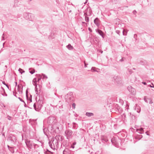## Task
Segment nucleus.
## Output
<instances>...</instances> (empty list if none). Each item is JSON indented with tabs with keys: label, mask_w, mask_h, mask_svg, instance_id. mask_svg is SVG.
<instances>
[{
	"label": "nucleus",
	"mask_w": 154,
	"mask_h": 154,
	"mask_svg": "<svg viewBox=\"0 0 154 154\" xmlns=\"http://www.w3.org/2000/svg\"><path fill=\"white\" fill-rule=\"evenodd\" d=\"M134 109L136 110L138 113H140V108L139 105L137 104H135V106L134 107Z\"/></svg>",
	"instance_id": "obj_16"
},
{
	"label": "nucleus",
	"mask_w": 154,
	"mask_h": 154,
	"mask_svg": "<svg viewBox=\"0 0 154 154\" xmlns=\"http://www.w3.org/2000/svg\"><path fill=\"white\" fill-rule=\"evenodd\" d=\"M7 118H8V119L9 120H11L12 119L11 117L9 115L7 116Z\"/></svg>",
	"instance_id": "obj_45"
},
{
	"label": "nucleus",
	"mask_w": 154,
	"mask_h": 154,
	"mask_svg": "<svg viewBox=\"0 0 154 154\" xmlns=\"http://www.w3.org/2000/svg\"><path fill=\"white\" fill-rule=\"evenodd\" d=\"M69 99L70 101H72L73 100V97L72 96L69 97Z\"/></svg>",
	"instance_id": "obj_41"
},
{
	"label": "nucleus",
	"mask_w": 154,
	"mask_h": 154,
	"mask_svg": "<svg viewBox=\"0 0 154 154\" xmlns=\"http://www.w3.org/2000/svg\"><path fill=\"white\" fill-rule=\"evenodd\" d=\"M94 22L95 24L98 26H100V20L99 19L97 18H96L94 20Z\"/></svg>",
	"instance_id": "obj_18"
},
{
	"label": "nucleus",
	"mask_w": 154,
	"mask_h": 154,
	"mask_svg": "<svg viewBox=\"0 0 154 154\" xmlns=\"http://www.w3.org/2000/svg\"><path fill=\"white\" fill-rule=\"evenodd\" d=\"M85 16V20L86 22H88L89 21V18L88 17V15H84Z\"/></svg>",
	"instance_id": "obj_33"
},
{
	"label": "nucleus",
	"mask_w": 154,
	"mask_h": 154,
	"mask_svg": "<svg viewBox=\"0 0 154 154\" xmlns=\"http://www.w3.org/2000/svg\"><path fill=\"white\" fill-rule=\"evenodd\" d=\"M96 68L95 67H92L91 70L92 72H96L97 71L96 70Z\"/></svg>",
	"instance_id": "obj_40"
},
{
	"label": "nucleus",
	"mask_w": 154,
	"mask_h": 154,
	"mask_svg": "<svg viewBox=\"0 0 154 154\" xmlns=\"http://www.w3.org/2000/svg\"><path fill=\"white\" fill-rule=\"evenodd\" d=\"M25 143L28 149L30 150L33 146L34 143L28 139L25 140Z\"/></svg>",
	"instance_id": "obj_7"
},
{
	"label": "nucleus",
	"mask_w": 154,
	"mask_h": 154,
	"mask_svg": "<svg viewBox=\"0 0 154 154\" xmlns=\"http://www.w3.org/2000/svg\"><path fill=\"white\" fill-rule=\"evenodd\" d=\"M42 102L41 100H39L34 103L33 104L34 109L37 111H39L42 106Z\"/></svg>",
	"instance_id": "obj_3"
},
{
	"label": "nucleus",
	"mask_w": 154,
	"mask_h": 154,
	"mask_svg": "<svg viewBox=\"0 0 154 154\" xmlns=\"http://www.w3.org/2000/svg\"><path fill=\"white\" fill-rule=\"evenodd\" d=\"M143 136L142 135H138L137 137V138L138 139V140H140L141 138Z\"/></svg>",
	"instance_id": "obj_43"
},
{
	"label": "nucleus",
	"mask_w": 154,
	"mask_h": 154,
	"mask_svg": "<svg viewBox=\"0 0 154 154\" xmlns=\"http://www.w3.org/2000/svg\"><path fill=\"white\" fill-rule=\"evenodd\" d=\"M111 138L109 137L103 136L101 137V140L103 142L106 143L107 144L110 143Z\"/></svg>",
	"instance_id": "obj_8"
},
{
	"label": "nucleus",
	"mask_w": 154,
	"mask_h": 154,
	"mask_svg": "<svg viewBox=\"0 0 154 154\" xmlns=\"http://www.w3.org/2000/svg\"><path fill=\"white\" fill-rule=\"evenodd\" d=\"M29 72L32 74H33L35 72V70L32 68H29Z\"/></svg>",
	"instance_id": "obj_31"
},
{
	"label": "nucleus",
	"mask_w": 154,
	"mask_h": 154,
	"mask_svg": "<svg viewBox=\"0 0 154 154\" xmlns=\"http://www.w3.org/2000/svg\"><path fill=\"white\" fill-rule=\"evenodd\" d=\"M43 131L45 134L47 136H48L47 132L48 131V128H43Z\"/></svg>",
	"instance_id": "obj_28"
},
{
	"label": "nucleus",
	"mask_w": 154,
	"mask_h": 154,
	"mask_svg": "<svg viewBox=\"0 0 154 154\" xmlns=\"http://www.w3.org/2000/svg\"><path fill=\"white\" fill-rule=\"evenodd\" d=\"M133 14H136L137 13V11L136 10H134L133 12Z\"/></svg>",
	"instance_id": "obj_55"
},
{
	"label": "nucleus",
	"mask_w": 154,
	"mask_h": 154,
	"mask_svg": "<svg viewBox=\"0 0 154 154\" xmlns=\"http://www.w3.org/2000/svg\"><path fill=\"white\" fill-rule=\"evenodd\" d=\"M88 30L90 32H92V29L90 27H89L88 28Z\"/></svg>",
	"instance_id": "obj_54"
},
{
	"label": "nucleus",
	"mask_w": 154,
	"mask_h": 154,
	"mask_svg": "<svg viewBox=\"0 0 154 154\" xmlns=\"http://www.w3.org/2000/svg\"><path fill=\"white\" fill-rule=\"evenodd\" d=\"M8 149H10V148H11V147H10V146H9V145H8Z\"/></svg>",
	"instance_id": "obj_61"
},
{
	"label": "nucleus",
	"mask_w": 154,
	"mask_h": 154,
	"mask_svg": "<svg viewBox=\"0 0 154 154\" xmlns=\"http://www.w3.org/2000/svg\"><path fill=\"white\" fill-rule=\"evenodd\" d=\"M5 40V38H4V33H3L2 34V40Z\"/></svg>",
	"instance_id": "obj_48"
},
{
	"label": "nucleus",
	"mask_w": 154,
	"mask_h": 154,
	"mask_svg": "<svg viewBox=\"0 0 154 154\" xmlns=\"http://www.w3.org/2000/svg\"><path fill=\"white\" fill-rule=\"evenodd\" d=\"M23 17L27 20L32 21L35 19V17L34 14L29 13H25L23 14Z\"/></svg>",
	"instance_id": "obj_4"
},
{
	"label": "nucleus",
	"mask_w": 154,
	"mask_h": 154,
	"mask_svg": "<svg viewBox=\"0 0 154 154\" xmlns=\"http://www.w3.org/2000/svg\"><path fill=\"white\" fill-rule=\"evenodd\" d=\"M45 154H54L53 152L49 150L48 149H47L44 152Z\"/></svg>",
	"instance_id": "obj_25"
},
{
	"label": "nucleus",
	"mask_w": 154,
	"mask_h": 154,
	"mask_svg": "<svg viewBox=\"0 0 154 154\" xmlns=\"http://www.w3.org/2000/svg\"><path fill=\"white\" fill-rule=\"evenodd\" d=\"M128 89L129 91L131 92V94L132 95H134L136 93V90L135 89L133 88L132 86H129L128 87Z\"/></svg>",
	"instance_id": "obj_12"
},
{
	"label": "nucleus",
	"mask_w": 154,
	"mask_h": 154,
	"mask_svg": "<svg viewBox=\"0 0 154 154\" xmlns=\"http://www.w3.org/2000/svg\"><path fill=\"white\" fill-rule=\"evenodd\" d=\"M82 24H87V23H86L85 22H82Z\"/></svg>",
	"instance_id": "obj_62"
},
{
	"label": "nucleus",
	"mask_w": 154,
	"mask_h": 154,
	"mask_svg": "<svg viewBox=\"0 0 154 154\" xmlns=\"http://www.w3.org/2000/svg\"><path fill=\"white\" fill-rule=\"evenodd\" d=\"M35 93L36 94H39V92H38V91H35Z\"/></svg>",
	"instance_id": "obj_60"
},
{
	"label": "nucleus",
	"mask_w": 154,
	"mask_h": 154,
	"mask_svg": "<svg viewBox=\"0 0 154 154\" xmlns=\"http://www.w3.org/2000/svg\"><path fill=\"white\" fill-rule=\"evenodd\" d=\"M15 147H11V148H10L9 150L12 153H13L14 152V149Z\"/></svg>",
	"instance_id": "obj_35"
},
{
	"label": "nucleus",
	"mask_w": 154,
	"mask_h": 154,
	"mask_svg": "<svg viewBox=\"0 0 154 154\" xmlns=\"http://www.w3.org/2000/svg\"><path fill=\"white\" fill-rule=\"evenodd\" d=\"M92 13V11L91 8H87L85 10L84 15H88V16H91Z\"/></svg>",
	"instance_id": "obj_10"
},
{
	"label": "nucleus",
	"mask_w": 154,
	"mask_h": 154,
	"mask_svg": "<svg viewBox=\"0 0 154 154\" xmlns=\"http://www.w3.org/2000/svg\"><path fill=\"white\" fill-rule=\"evenodd\" d=\"M37 78H34L33 80H32V83L35 86V85H37Z\"/></svg>",
	"instance_id": "obj_26"
},
{
	"label": "nucleus",
	"mask_w": 154,
	"mask_h": 154,
	"mask_svg": "<svg viewBox=\"0 0 154 154\" xmlns=\"http://www.w3.org/2000/svg\"><path fill=\"white\" fill-rule=\"evenodd\" d=\"M111 142L116 147H118L121 140L118 137H114L111 139Z\"/></svg>",
	"instance_id": "obj_2"
},
{
	"label": "nucleus",
	"mask_w": 154,
	"mask_h": 154,
	"mask_svg": "<svg viewBox=\"0 0 154 154\" xmlns=\"http://www.w3.org/2000/svg\"><path fill=\"white\" fill-rule=\"evenodd\" d=\"M69 140H64L61 143V146H63L66 147H68L69 143Z\"/></svg>",
	"instance_id": "obj_13"
},
{
	"label": "nucleus",
	"mask_w": 154,
	"mask_h": 154,
	"mask_svg": "<svg viewBox=\"0 0 154 154\" xmlns=\"http://www.w3.org/2000/svg\"><path fill=\"white\" fill-rule=\"evenodd\" d=\"M35 92L36 91H38V88H37V86L35 85Z\"/></svg>",
	"instance_id": "obj_50"
},
{
	"label": "nucleus",
	"mask_w": 154,
	"mask_h": 154,
	"mask_svg": "<svg viewBox=\"0 0 154 154\" xmlns=\"http://www.w3.org/2000/svg\"><path fill=\"white\" fill-rule=\"evenodd\" d=\"M124 61L123 58H122L121 59L119 60V61L122 62Z\"/></svg>",
	"instance_id": "obj_58"
},
{
	"label": "nucleus",
	"mask_w": 154,
	"mask_h": 154,
	"mask_svg": "<svg viewBox=\"0 0 154 154\" xmlns=\"http://www.w3.org/2000/svg\"><path fill=\"white\" fill-rule=\"evenodd\" d=\"M47 122L48 125H55L56 123V121L54 117L50 116L48 118Z\"/></svg>",
	"instance_id": "obj_6"
},
{
	"label": "nucleus",
	"mask_w": 154,
	"mask_h": 154,
	"mask_svg": "<svg viewBox=\"0 0 154 154\" xmlns=\"http://www.w3.org/2000/svg\"><path fill=\"white\" fill-rule=\"evenodd\" d=\"M146 97L145 96L144 97V100L145 102L148 103H149V104H152L153 103V102L152 100L150 98H146Z\"/></svg>",
	"instance_id": "obj_17"
},
{
	"label": "nucleus",
	"mask_w": 154,
	"mask_h": 154,
	"mask_svg": "<svg viewBox=\"0 0 154 154\" xmlns=\"http://www.w3.org/2000/svg\"><path fill=\"white\" fill-rule=\"evenodd\" d=\"M59 140V137L58 138L57 137H56L53 140L52 142L49 141L48 142V144L50 147L54 150L58 149L59 146L58 141Z\"/></svg>",
	"instance_id": "obj_1"
},
{
	"label": "nucleus",
	"mask_w": 154,
	"mask_h": 154,
	"mask_svg": "<svg viewBox=\"0 0 154 154\" xmlns=\"http://www.w3.org/2000/svg\"><path fill=\"white\" fill-rule=\"evenodd\" d=\"M76 144V142L75 141H74L72 143V144L71 145L70 147V148H72L73 149L74 148H75L74 146Z\"/></svg>",
	"instance_id": "obj_32"
},
{
	"label": "nucleus",
	"mask_w": 154,
	"mask_h": 154,
	"mask_svg": "<svg viewBox=\"0 0 154 154\" xmlns=\"http://www.w3.org/2000/svg\"><path fill=\"white\" fill-rule=\"evenodd\" d=\"M36 75L38 78L37 82H39L42 78V76L40 74H36Z\"/></svg>",
	"instance_id": "obj_29"
},
{
	"label": "nucleus",
	"mask_w": 154,
	"mask_h": 154,
	"mask_svg": "<svg viewBox=\"0 0 154 154\" xmlns=\"http://www.w3.org/2000/svg\"><path fill=\"white\" fill-rule=\"evenodd\" d=\"M146 63V60L143 59H139L137 60L136 64L139 65H144Z\"/></svg>",
	"instance_id": "obj_9"
},
{
	"label": "nucleus",
	"mask_w": 154,
	"mask_h": 154,
	"mask_svg": "<svg viewBox=\"0 0 154 154\" xmlns=\"http://www.w3.org/2000/svg\"><path fill=\"white\" fill-rule=\"evenodd\" d=\"M84 64H85V68L87 66V65H88V64H86L85 63V61Z\"/></svg>",
	"instance_id": "obj_56"
},
{
	"label": "nucleus",
	"mask_w": 154,
	"mask_h": 154,
	"mask_svg": "<svg viewBox=\"0 0 154 154\" xmlns=\"http://www.w3.org/2000/svg\"><path fill=\"white\" fill-rule=\"evenodd\" d=\"M138 133L140 134H142L143 132V128H140V129H136Z\"/></svg>",
	"instance_id": "obj_23"
},
{
	"label": "nucleus",
	"mask_w": 154,
	"mask_h": 154,
	"mask_svg": "<svg viewBox=\"0 0 154 154\" xmlns=\"http://www.w3.org/2000/svg\"><path fill=\"white\" fill-rule=\"evenodd\" d=\"M18 71L20 73H21V74H22L25 72V71L21 68H19V69Z\"/></svg>",
	"instance_id": "obj_36"
},
{
	"label": "nucleus",
	"mask_w": 154,
	"mask_h": 154,
	"mask_svg": "<svg viewBox=\"0 0 154 154\" xmlns=\"http://www.w3.org/2000/svg\"><path fill=\"white\" fill-rule=\"evenodd\" d=\"M66 48L69 50H72L73 48V47L70 44H69L66 46Z\"/></svg>",
	"instance_id": "obj_24"
},
{
	"label": "nucleus",
	"mask_w": 154,
	"mask_h": 154,
	"mask_svg": "<svg viewBox=\"0 0 154 154\" xmlns=\"http://www.w3.org/2000/svg\"><path fill=\"white\" fill-rule=\"evenodd\" d=\"M151 84L152 85V88H154V85L153 83H151Z\"/></svg>",
	"instance_id": "obj_59"
},
{
	"label": "nucleus",
	"mask_w": 154,
	"mask_h": 154,
	"mask_svg": "<svg viewBox=\"0 0 154 154\" xmlns=\"http://www.w3.org/2000/svg\"><path fill=\"white\" fill-rule=\"evenodd\" d=\"M120 32V31L119 30H117L116 31V32L119 35Z\"/></svg>",
	"instance_id": "obj_52"
},
{
	"label": "nucleus",
	"mask_w": 154,
	"mask_h": 154,
	"mask_svg": "<svg viewBox=\"0 0 154 154\" xmlns=\"http://www.w3.org/2000/svg\"><path fill=\"white\" fill-rule=\"evenodd\" d=\"M36 143V144L38 145L39 146H42V144L43 143V142L42 141H39L38 140H37Z\"/></svg>",
	"instance_id": "obj_30"
},
{
	"label": "nucleus",
	"mask_w": 154,
	"mask_h": 154,
	"mask_svg": "<svg viewBox=\"0 0 154 154\" xmlns=\"http://www.w3.org/2000/svg\"><path fill=\"white\" fill-rule=\"evenodd\" d=\"M18 98L20 100V101L23 102L24 103H25V102L21 98H20V97H18Z\"/></svg>",
	"instance_id": "obj_49"
},
{
	"label": "nucleus",
	"mask_w": 154,
	"mask_h": 154,
	"mask_svg": "<svg viewBox=\"0 0 154 154\" xmlns=\"http://www.w3.org/2000/svg\"><path fill=\"white\" fill-rule=\"evenodd\" d=\"M42 76H43V79H46L48 78L47 76L44 74H42Z\"/></svg>",
	"instance_id": "obj_39"
},
{
	"label": "nucleus",
	"mask_w": 154,
	"mask_h": 154,
	"mask_svg": "<svg viewBox=\"0 0 154 154\" xmlns=\"http://www.w3.org/2000/svg\"><path fill=\"white\" fill-rule=\"evenodd\" d=\"M142 83L144 85H147V83L146 82H142Z\"/></svg>",
	"instance_id": "obj_57"
},
{
	"label": "nucleus",
	"mask_w": 154,
	"mask_h": 154,
	"mask_svg": "<svg viewBox=\"0 0 154 154\" xmlns=\"http://www.w3.org/2000/svg\"><path fill=\"white\" fill-rule=\"evenodd\" d=\"M13 93L14 95L16 97H17V96H16V94H17V93H15L14 91L13 92Z\"/></svg>",
	"instance_id": "obj_53"
},
{
	"label": "nucleus",
	"mask_w": 154,
	"mask_h": 154,
	"mask_svg": "<svg viewBox=\"0 0 154 154\" xmlns=\"http://www.w3.org/2000/svg\"><path fill=\"white\" fill-rule=\"evenodd\" d=\"M2 89L4 91V93H5V94H2V95H3V96H7V94L5 92V91H4V89L3 88H2Z\"/></svg>",
	"instance_id": "obj_51"
},
{
	"label": "nucleus",
	"mask_w": 154,
	"mask_h": 154,
	"mask_svg": "<svg viewBox=\"0 0 154 154\" xmlns=\"http://www.w3.org/2000/svg\"><path fill=\"white\" fill-rule=\"evenodd\" d=\"M120 80V78L118 76L115 75L113 77L112 81L116 83H119Z\"/></svg>",
	"instance_id": "obj_14"
},
{
	"label": "nucleus",
	"mask_w": 154,
	"mask_h": 154,
	"mask_svg": "<svg viewBox=\"0 0 154 154\" xmlns=\"http://www.w3.org/2000/svg\"><path fill=\"white\" fill-rule=\"evenodd\" d=\"M39 147V146L37 144H35L34 143L33 147H34V148L35 149L38 148Z\"/></svg>",
	"instance_id": "obj_37"
},
{
	"label": "nucleus",
	"mask_w": 154,
	"mask_h": 154,
	"mask_svg": "<svg viewBox=\"0 0 154 154\" xmlns=\"http://www.w3.org/2000/svg\"><path fill=\"white\" fill-rule=\"evenodd\" d=\"M73 131L70 129H67L64 132V135L66 137V139L69 140L72 137Z\"/></svg>",
	"instance_id": "obj_5"
},
{
	"label": "nucleus",
	"mask_w": 154,
	"mask_h": 154,
	"mask_svg": "<svg viewBox=\"0 0 154 154\" xmlns=\"http://www.w3.org/2000/svg\"><path fill=\"white\" fill-rule=\"evenodd\" d=\"M70 151L68 148H66L63 151V154H70Z\"/></svg>",
	"instance_id": "obj_21"
},
{
	"label": "nucleus",
	"mask_w": 154,
	"mask_h": 154,
	"mask_svg": "<svg viewBox=\"0 0 154 154\" xmlns=\"http://www.w3.org/2000/svg\"><path fill=\"white\" fill-rule=\"evenodd\" d=\"M10 138L11 140V141H12L13 142H14L16 140V137L15 136H14L13 137H11L10 136Z\"/></svg>",
	"instance_id": "obj_34"
},
{
	"label": "nucleus",
	"mask_w": 154,
	"mask_h": 154,
	"mask_svg": "<svg viewBox=\"0 0 154 154\" xmlns=\"http://www.w3.org/2000/svg\"><path fill=\"white\" fill-rule=\"evenodd\" d=\"M54 125H48V131L50 132L51 133H54L55 131V129L54 128Z\"/></svg>",
	"instance_id": "obj_11"
},
{
	"label": "nucleus",
	"mask_w": 154,
	"mask_h": 154,
	"mask_svg": "<svg viewBox=\"0 0 154 154\" xmlns=\"http://www.w3.org/2000/svg\"><path fill=\"white\" fill-rule=\"evenodd\" d=\"M148 86L151 87V88H152V85H148Z\"/></svg>",
	"instance_id": "obj_63"
},
{
	"label": "nucleus",
	"mask_w": 154,
	"mask_h": 154,
	"mask_svg": "<svg viewBox=\"0 0 154 154\" xmlns=\"http://www.w3.org/2000/svg\"><path fill=\"white\" fill-rule=\"evenodd\" d=\"M75 104L74 103H73L72 104V108L74 109L75 108Z\"/></svg>",
	"instance_id": "obj_47"
},
{
	"label": "nucleus",
	"mask_w": 154,
	"mask_h": 154,
	"mask_svg": "<svg viewBox=\"0 0 154 154\" xmlns=\"http://www.w3.org/2000/svg\"><path fill=\"white\" fill-rule=\"evenodd\" d=\"M85 115L88 117H91L94 115V114L93 113L86 112L85 113Z\"/></svg>",
	"instance_id": "obj_27"
},
{
	"label": "nucleus",
	"mask_w": 154,
	"mask_h": 154,
	"mask_svg": "<svg viewBox=\"0 0 154 154\" xmlns=\"http://www.w3.org/2000/svg\"><path fill=\"white\" fill-rule=\"evenodd\" d=\"M26 97H27V95H29V94L28 92V88L26 90Z\"/></svg>",
	"instance_id": "obj_44"
},
{
	"label": "nucleus",
	"mask_w": 154,
	"mask_h": 154,
	"mask_svg": "<svg viewBox=\"0 0 154 154\" xmlns=\"http://www.w3.org/2000/svg\"><path fill=\"white\" fill-rule=\"evenodd\" d=\"M29 94V95H27V97H26V99L28 103H30L32 102V96L30 94Z\"/></svg>",
	"instance_id": "obj_19"
},
{
	"label": "nucleus",
	"mask_w": 154,
	"mask_h": 154,
	"mask_svg": "<svg viewBox=\"0 0 154 154\" xmlns=\"http://www.w3.org/2000/svg\"><path fill=\"white\" fill-rule=\"evenodd\" d=\"M72 124V129L75 130H76L78 127V125L76 123L73 122Z\"/></svg>",
	"instance_id": "obj_22"
},
{
	"label": "nucleus",
	"mask_w": 154,
	"mask_h": 154,
	"mask_svg": "<svg viewBox=\"0 0 154 154\" xmlns=\"http://www.w3.org/2000/svg\"><path fill=\"white\" fill-rule=\"evenodd\" d=\"M127 32L125 29H123L122 32L123 35H127Z\"/></svg>",
	"instance_id": "obj_38"
},
{
	"label": "nucleus",
	"mask_w": 154,
	"mask_h": 154,
	"mask_svg": "<svg viewBox=\"0 0 154 154\" xmlns=\"http://www.w3.org/2000/svg\"><path fill=\"white\" fill-rule=\"evenodd\" d=\"M59 137H60V140L62 141L64 139V137L62 136H59Z\"/></svg>",
	"instance_id": "obj_46"
},
{
	"label": "nucleus",
	"mask_w": 154,
	"mask_h": 154,
	"mask_svg": "<svg viewBox=\"0 0 154 154\" xmlns=\"http://www.w3.org/2000/svg\"><path fill=\"white\" fill-rule=\"evenodd\" d=\"M96 32L98 33V34H99L100 36H101V37L104 38V33L103 32L101 31V30L98 29H96Z\"/></svg>",
	"instance_id": "obj_15"
},
{
	"label": "nucleus",
	"mask_w": 154,
	"mask_h": 154,
	"mask_svg": "<svg viewBox=\"0 0 154 154\" xmlns=\"http://www.w3.org/2000/svg\"><path fill=\"white\" fill-rule=\"evenodd\" d=\"M72 93L71 92H69L67 94V96H69V97L72 96Z\"/></svg>",
	"instance_id": "obj_42"
},
{
	"label": "nucleus",
	"mask_w": 154,
	"mask_h": 154,
	"mask_svg": "<svg viewBox=\"0 0 154 154\" xmlns=\"http://www.w3.org/2000/svg\"><path fill=\"white\" fill-rule=\"evenodd\" d=\"M23 88V87L22 85H21L20 86L18 85V86L17 89L20 94H21L22 93Z\"/></svg>",
	"instance_id": "obj_20"
},
{
	"label": "nucleus",
	"mask_w": 154,
	"mask_h": 154,
	"mask_svg": "<svg viewBox=\"0 0 154 154\" xmlns=\"http://www.w3.org/2000/svg\"><path fill=\"white\" fill-rule=\"evenodd\" d=\"M146 135H149V134H148L147 133V132H146Z\"/></svg>",
	"instance_id": "obj_64"
}]
</instances>
